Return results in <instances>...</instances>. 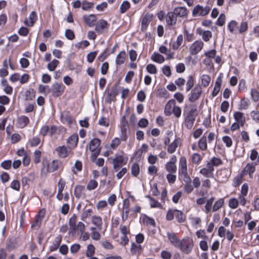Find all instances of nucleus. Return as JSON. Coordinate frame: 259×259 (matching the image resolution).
I'll return each mask as SVG.
<instances>
[{
  "label": "nucleus",
  "instance_id": "nucleus-48",
  "mask_svg": "<svg viewBox=\"0 0 259 259\" xmlns=\"http://www.w3.org/2000/svg\"><path fill=\"white\" fill-rule=\"evenodd\" d=\"M59 63V61L58 60L54 59L52 61H51L48 64L47 68L50 71H53L55 70V68L58 66Z\"/></svg>",
  "mask_w": 259,
  "mask_h": 259
},
{
  "label": "nucleus",
  "instance_id": "nucleus-6",
  "mask_svg": "<svg viewBox=\"0 0 259 259\" xmlns=\"http://www.w3.org/2000/svg\"><path fill=\"white\" fill-rule=\"evenodd\" d=\"M210 10V8L206 6L204 7L197 5L193 9L192 11V15L194 17L199 16H205L207 15Z\"/></svg>",
  "mask_w": 259,
  "mask_h": 259
},
{
  "label": "nucleus",
  "instance_id": "nucleus-60",
  "mask_svg": "<svg viewBox=\"0 0 259 259\" xmlns=\"http://www.w3.org/2000/svg\"><path fill=\"white\" fill-rule=\"evenodd\" d=\"M222 141L227 147H230L232 145V140L231 138L228 136L223 137Z\"/></svg>",
  "mask_w": 259,
  "mask_h": 259
},
{
  "label": "nucleus",
  "instance_id": "nucleus-33",
  "mask_svg": "<svg viewBox=\"0 0 259 259\" xmlns=\"http://www.w3.org/2000/svg\"><path fill=\"white\" fill-rule=\"evenodd\" d=\"M183 42V36L180 34L178 36L176 41H174L172 44V48L174 50H178Z\"/></svg>",
  "mask_w": 259,
  "mask_h": 259
},
{
  "label": "nucleus",
  "instance_id": "nucleus-36",
  "mask_svg": "<svg viewBox=\"0 0 259 259\" xmlns=\"http://www.w3.org/2000/svg\"><path fill=\"white\" fill-rule=\"evenodd\" d=\"M214 198L212 197L207 200L206 202V204L205 205V211L206 213H208L212 211V204L214 202Z\"/></svg>",
  "mask_w": 259,
  "mask_h": 259
},
{
  "label": "nucleus",
  "instance_id": "nucleus-62",
  "mask_svg": "<svg viewBox=\"0 0 259 259\" xmlns=\"http://www.w3.org/2000/svg\"><path fill=\"white\" fill-rule=\"evenodd\" d=\"M93 3L87 1H83L82 3V9L83 10L87 11L93 7Z\"/></svg>",
  "mask_w": 259,
  "mask_h": 259
},
{
  "label": "nucleus",
  "instance_id": "nucleus-43",
  "mask_svg": "<svg viewBox=\"0 0 259 259\" xmlns=\"http://www.w3.org/2000/svg\"><path fill=\"white\" fill-rule=\"evenodd\" d=\"M98 183L95 180L91 179L89 181L87 186V189L89 191L95 190L98 186Z\"/></svg>",
  "mask_w": 259,
  "mask_h": 259
},
{
  "label": "nucleus",
  "instance_id": "nucleus-31",
  "mask_svg": "<svg viewBox=\"0 0 259 259\" xmlns=\"http://www.w3.org/2000/svg\"><path fill=\"white\" fill-rule=\"evenodd\" d=\"M151 59L154 62L161 64L163 63L165 61L164 57L161 54L157 53L154 52L151 57Z\"/></svg>",
  "mask_w": 259,
  "mask_h": 259
},
{
  "label": "nucleus",
  "instance_id": "nucleus-63",
  "mask_svg": "<svg viewBox=\"0 0 259 259\" xmlns=\"http://www.w3.org/2000/svg\"><path fill=\"white\" fill-rule=\"evenodd\" d=\"M38 91L40 93H48L50 91V88L48 85L40 84L38 87Z\"/></svg>",
  "mask_w": 259,
  "mask_h": 259
},
{
  "label": "nucleus",
  "instance_id": "nucleus-51",
  "mask_svg": "<svg viewBox=\"0 0 259 259\" xmlns=\"http://www.w3.org/2000/svg\"><path fill=\"white\" fill-rule=\"evenodd\" d=\"M40 143V139L38 137H35L29 140V143L31 147L37 146Z\"/></svg>",
  "mask_w": 259,
  "mask_h": 259
},
{
  "label": "nucleus",
  "instance_id": "nucleus-17",
  "mask_svg": "<svg viewBox=\"0 0 259 259\" xmlns=\"http://www.w3.org/2000/svg\"><path fill=\"white\" fill-rule=\"evenodd\" d=\"M159 51L160 53L166 55L167 60H171L174 58L175 53L171 52L170 49L164 46H160L159 48Z\"/></svg>",
  "mask_w": 259,
  "mask_h": 259
},
{
  "label": "nucleus",
  "instance_id": "nucleus-32",
  "mask_svg": "<svg viewBox=\"0 0 259 259\" xmlns=\"http://www.w3.org/2000/svg\"><path fill=\"white\" fill-rule=\"evenodd\" d=\"M126 57L125 51H121L117 56L115 63L117 66L120 65L124 63Z\"/></svg>",
  "mask_w": 259,
  "mask_h": 259
},
{
  "label": "nucleus",
  "instance_id": "nucleus-5",
  "mask_svg": "<svg viewBox=\"0 0 259 259\" xmlns=\"http://www.w3.org/2000/svg\"><path fill=\"white\" fill-rule=\"evenodd\" d=\"M65 88V86L62 83L55 82L52 84L50 92L52 93L53 97H58L63 94Z\"/></svg>",
  "mask_w": 259,
  "mask_h": 259
},
{
  "label": "nucleus",
  "instance_id": "nucleus-42",
  "mask_svg": "<svg viewBox=\"0 0 259 259\" xmlns=\"http://www.w3.org/2000/svg\"><path fill=\"white\" fill-rule=\"evenodd\" d=\"M175 217L180 223H183L186 220L185 215L180 210H175Z\"/></svg>",
  "mask_w": 259,
  "mask_h": 259
},
{
  "label": "nucleus",
  "instance_id": "nucleus-22",
  "mask_svg": "<svg viewBox=\"0 0 259 259\" xmlns=\"http://www.w3.org/2000/svg\"><path fill=\"white\" fill-rule=\"evenodd\" d=\"M222 83V77L221 75L218 76L216 79L213 90L211 93L213 97H215L219 94Z\"/></svg>",
  "mask_w": 259,
  "mask_h": 259
},
{
  "label": "nucleus",
  "instance_id": "nucleus-61",
  "mask_svg": "<svg viewBox=\"0 0 259 259\" xmlns=\"http://www.w3.org/2000/svg\"><path fill=\"white\" fill-rule=\"evenodd\" d=\"M172 114L176 118H179L182 114L181 108L179 106H175L172 110Z\"/></svg>",
  "mask_w": 259,
  "mask_h": 259
},
{
  "label": "nucleus",
  "instance_id": "nucleus-45",
  "mask_svg": "<svg viewBox=\"0 0 259 259\" xmlns=\"http://www.w3.org/2000/svg\"><path fill=\"white\" fill-rule=\"evenodd\" d=\"M141 250V245H139V244L137 245L134 243L132 244L131 251L133 254H137L139 253Z\"/></svg>",
  "mask_w": 259,
  "mask_h": 259
},
{
  "label": "nucleus",
  "instance_id": "nucleus-10",
  "mask_svg": "<svg viewBox=\"0 0 259 259\" xmlns=\"http://www.w3.org/2000/svg\"><path fill=\"white\" fill-rule=\"evenodd\" d=\"M202 93V88L201 86L197 85L192 91L191 95L189 100L191 102H194L197 100L200 97Z\"/></svg>",
  "mask_w": 259,
  "mask_h": 259
},
{
  "label": "nucleus",
  "instance_id": "nucleus-35",
  "mask_svg": "<svg viewBox=\"0 0 259 259\" xmlns=\"http://www.w3.org/2000/svg\"><path fill=\"white\" fill-rule=\"evenodd\" d=\"M142 220L143 223L147 226L150 225L153 227L155 226V222L153 219L149 217L146 214H143L142 217Z\"/></svg>",
  "mask_w": 259,
  "mask_h": 259
},
{
  "label": "nucleus",
  "instance_id": "nucleus-52",
  "mask_svg": "<svg viewBox=\"0 0 259 259\" xmlns=\"http://www.w3.org/2000/svg\"><path fill=\"white\" fill-rule=\"evenodd\" d=\"M95 247L92 244H89L87 246V250L86 251V256L87 257H91L95 253Z\"/></svg>",
  "mask_w": 259,
  "mask_h": 259
},
{
  "label": "nucleus",
  "instance_id": "nucleus-57",
  "mask_svg": "<svg viewBox=\"0 0 259 259\" xmlns=\"http://www.w3.org/2000/svg\"><path fill=\"white\" fill-rule=\"evenodd\" d=\"M166 168L167 171L170 172H175L177 170V166L175 163H167Z\"/></svg>",
  "mask_w": 259,
  "mask_h": 259
},
{
  "label": "nucleus",
  "instance_id": "nucleus-24",
  "mask_svg": "<svg viewBox=\"0 0 259 259\" xmlns=\"http://www.w3.org/2000/svg\"><path fill=\"white\" fill-rule=\"evenodd\" d=\"M29 123V119L25 115H21L18 117L17 123L19 128H23Z\"/></svg>",
  "mask_w": 259,
  "mask_h": 259
},
{
  "label": "nucleus",
  "instance_id": "nucleus-64",
  "mask_svg": "<svg viewBox=\"0 0 259 259\" xmlns=\"http://www.w3.org/2000/svg\"><path fill=\"white\" fill-rule=\"evenodd\" d=\"M253 120L257 123H259V111H252L250 113Z\"/></svg>",
  "mask_w": 259,
  "mask_h": 259
},
{
  "label": "nucleus",
  "instance_id": "nucleus-25",
  "mask_svg": "<svg viewBox=\"0 0 259 259\" xmlns=\"http://www.w3.org/2000/svg\"><path fill=\"white\" fill-rule=\"evenodd\" d=\"M197 32L202 36L203 40L206 42L208 41L212 37V33L209 30H204L201 29H197Z\"/></svg>",
  "mask_w": 259,
  "mask_h": 259
},
{
  "label": "nucleus",
  "instance_id": "nucleus-47",
  "mask_svg": "<svg viewBox=\"0 0 259 259\" xmlns=\"http://www.w3.org/2000/svg\"><path fill=\"white\" fill-rule=\"evenodd\" d=\"M147 71L150 74H155L157 73L156 66L153 64H149L146 66Z\"/></svg>",
  "mask_w": 259,
  "mask_h": 259
},
{
  "label": "nucleus",
  "instance_id": "nucleus-46",
  "mask_svg": "<svg viewBox=\"0 0 259 259\" xmlns=\"http://www.w3.org/2000/svg\"><path fill=\"white\" fill-rule=\"evenodd\" d=\"M92 231L91 237L93 240H99L101 238V235L98 231H96V229L95 227H92L91 228Z\"/></svg>",
  "mask_w": 259,
  "mask_h": 259
},
{
  "label": "nucleus",
  "instance_id": "nucleus-58",
  "mask_svg": "<svg viewBox=\"0 0 259 259\" xmlns=\"http://www.w3.org/2000/svg\"><path fill=\"white\" fill-rule=\"evenodd\" d=\"M226 20V16L224 14H221L217 21V25L222 26L224 25Z\"/></svg>",
  "mask_w": 259,
  "mask_h": 259
},
{
  "label": "nucleus",
  "instance_id": "nucleus-12",
  "mask_svg": "<svg viewBox=\"0 0 259 259\" xmlns=\"http://www.w3.org/2000/svg\"><path fill=\"white\" fill-rule=\"evenodd\" d=\"M187 163H181V167L179 169V172L182 178L185 182L191 181L190 177L188 175L187 169Z\"/></svg>",
  "mask_w": 259,
  "mask_h": 259
},
{
  "label": "nucleus",
  "instance_id": "nucleus-38",
  "mask_svg": "<svg viewBox=\"0 0 259 259\" xmlns=\"http://www.w3.org/2000/svg\"><path fill=\"white\" fill-rule=\"evenodd\" d=\"M224 204V199L220 198L214 203L212 208V212H215L219 210L223 206Z\"/></svg>",
  "mask_w": 259,
  "mask_h": 259
},
{
  "label": "nucleus",
  "instance_id": "nucleus-44",
  "mask_svg": "<svg viewBox=\"0 0 259 259\" xmlns=\"http://www.w3.org/2000/svg\"><path fill=\"white\" fill-rule=\"evenodd\" d=\"M93 213V210L91 208L83 210L81 214V220L84 221L86 219L91 216Z\"/></svg>",
  "mask_w": 259,
  "mask_h": 259
},
{
  "label": "nucleus",
  "instance_id": "nucleus-14",
  "mask_svg": "<svg viewBox=\"0 0 259 259\" xmlns=\"http://www.w3.org/2000/svg\"><path fill=\"white\" fill-rule=\"evenodd\" d=\"M121 132L123 136L122 140L125 141L126 139V133L128 128V125L127 120H126L125 116L121 117L120 123Z\"/></svg>",
  "mask_w": 259,
  "mask_h": 259
},
{
  "label": "nucleus",
  "instance_id": "nucleus-2",
  "mask_svg": "<svg viewBox=\"0 0 259 259\" xmlns=\"http://www.w3.org/2000/svg\"><path fill=\"white\" fill-rule=\"evenodd\" d=\"M227 28L231 34H236L238 33L243 34L248 29V23L246 21H242L239 25L238 22L233 20L228 23Z\"/></svg>",
  "mask_w": 259,
  "mask_h": 259
},
{
  "label": "nucleus",
  "instance_id": "nucleus-50",
  "mask_svg": "<svg viewBox=\"0 0 259 259\" xmlns=\"http://www.w3.org/2000/svg\"><path fill=\"white\" fill-rule=\"evenodd\" d=\"M130 8V4L128 1H124L120 7V12L121 13H124Z\"/></svg>",
  "mask_w": 259,
  "mask_h": 259
},
{
  "label": "nucleus",
  "instance_id": "nucleus-53",
  "mask_svg": "<svg viewBox=\"0 0 259 259\" xmlns=\"http://www.w3.org/2000/svg\"><path fill=\"white\" fill-rule=\"evenodd\" d=\"M194 85V79L192 75L188 77L186 82V91L189 92Z\"/></svg>",
  "mask_w": 259,
  "mask_h": 259
},
{
  "label": "nucleus",
  "instance_id": "nucleus-59",
  "mask_svg": "<svg viewBox=\"0 0 259 259\" xmlns=\"http://www.w3.org/2000/svg\"><path fill=\"white\" fill-rule=\"evenodd\" d=\"M186 184L184 186V190L185 193H190L193 190V186L191 184V181L189 182H185Z\"/></svg>",
  "mask_w": 259,
  "mask_h": 259
},
{
  "label": "nucleus",
  "instance_id": "nucleus-27",
  "mask_svg": "<svg viewBox=\"0 0 259 259\" xmlns=\"http://www.w3.org/2000/svg\"><path fill=\"white\" fill-rule=\"evenodd\" d=\"M177 21V16L173 11L167 13L166 16V22L168 25L170 26L174 25L176 24Z\"/></svg>",
  "mask_w": 259,
  "mask_h": 259
},
{
  "label": "nucleus",
  "instance_id": "nucleus-54",
  "mask_svg": "<svg viewBox=\"0 0 259 259\" xmlns=\"http://www.w3.org/2000/svg\"><path fill=\"white\" fill-rule=\"evenodd\" d=\"M140 170V166L137 163H134L131 168L132 174L134 176H137L139 175Z\"/></svg>",
  "mask_w": 259,
  "mask_h": 259
},
{
  "label": "nucleus",
  "instance_id": "nucleus-9",
  "mask_svg": "<svg viewBox=\"0 0 259 259\" xmlns=\"http://www.w3.org/2000/svg\"><path fill=\"white\" fill-rule=\"evenodd\" d=\"M58 167V163H42L41 172L44 174L53 172Z\"/></svg>",
  "mask_w": 259,
  "mask_h": 259
},
{
  "label": "nucleus",
  "instance_id": "nucleus-4",
  "mask_svg": "<svg viewBox=\"0 0 259 259\" xmlns=\"http://www.w3.org/2000/svg\"><path fill=\"white\" fill-rule=\"evenodd\" d=\"M181 246L178 248L185 253H189L194 246L193 239L190 237H186L181 240Z\"/></svg>",
  "mask_w": 259,
  "mask_h": 259
},
{
  "label": "nucleus",
  "instance_id": "nucleus-41",
  "mask_svg": "<svg viewBox=\"0 0 259 259\" xmlns=\"http://www.w3.org/2000/svg\"><path fill=\"white\" fill-rule=\"evenodd\" d=\"M201 85L204 87H206L208 86L211 78L207 74H203L201 76Z\"/></svg>",
  "mask_w": 259,
  "mask_h": 259
},
{
  "label": "nucleus",
  "instance_id": "nucleus-21",
  "mask_svg": "<svg viewBox=\"0 0 259 259\" xmlns=\"http://www.w3.org/2000/svg\"><path fill=\"white\" fill-rule=\"evenodd\" d=\"M153 17V16L152 14L149 13L146 14L143 17L141 23V29L142 31H145L147 29L149 23L152 19Z\"/></svg>",
  "mask_w": 259,
  "mask_h": 259
},
{
  "label": "nucleus",
  "instance_id": "nucleus-39",
  "mask_svg": "<svg viewBox=\"0 0 259 259\" xmlns=\"http://www.w3.org/2000/svg\"><path fill=\"white\" fill-rule=\"evenodd\" d=\"M85 188L84 186L81 185H77L75 187L74 190V195L76 197L80 198L83 194V191H84Z\"/></svg>",
  "mask_w": 259,
  "mask_h": 259
},
{
  "label": "nucleus",
  "instance_id": "nucleus-56",
  "mask_svg": "<svg viewBox=\"0 0 259 259\" xmlns=\"http://www.w3.org/2000/svg\"><path fill=\"white\" fill-rule=\"evenodd\" d=\"M252 99L253 101L256 102L259 99V92L255 89H252L250 93Z\"/></svg>",
  "mask_w": 259,
  "mask_h": 259
},
{
  "label": "nucleus",
  "instance_id": "nucleus-37",
  "mask_svg": "<svg viewBox=\"0 0 259 259\" xmlns=\"http://www.w3.org/2000/svg\"><path fill=\"white\" fill-rule=\"evenodd\" d=\"M62 240V236L58 235L55 238L53 245L50 247V250L51 251H54L56 250L59 246L60 245Z\"/></svg>",
  "mask_w": 259,
  "mask_h": 259
},
{
  "label": "nucleus",
  "instance_id": "nucleus-34",
  "mask_svg": "<svg viewBox=\"0 0 259 259\" xmlns=\"http://www.w3.org/2000/svg\"><path fill=\"white\" fill-rule=\"evenodd\" d=\"M198 147L200 150L205 151L207 148V138L205 136H203L198 142Z\"/></svg>",
  "mask_w": 259,
  "mask_h": 259
},
{
  "label": "nucleus",
  "instance_id": "nucleus-29",
  "mask_svg": "<svg viewBox=\"0 0 259 259\" xmlns=\"http://www.w3.org/2000/svg\"><path fill=\"white\" fill-rule=\"evenodd\" d=\"M167 237L170 242L177 248L181 246V240L174 233H167Z\"/></svg>",
  "mask_w": 259,
  "mask_h": 259
},
{
  "label": "nucleus",
  "instance_id": "nucleus-3",
  "mask_svg": "<svg viewBox=\"0 0 259 259\" xmlns=\"http://www.w3.org/2000/svg\"><path fill=\"white\" fill-rule=\"evenodd\" d=\"M77 216L73 214L69 220V233L70 234H75L76 231L80 233H83L85 230V225L81 222H78L76 225Z\"/></svg>",
  "mask_w": 259,
  "mask_h": 259
},
{
  "label": "nucleus",
  "instance_id": "nucleus-11",
  "mask_svg": "<svg viewBox=\"0 0 259 259\" xmlns=\"http://www.w3.org/2000/svg\"><path fill=\"white\" fill-rule=\"evenodd\" d=\"M56 151L60 157L65 158L69 155L71 150L68 147L61 146L57 147Z\"/></svg>",
  "mask_w": 259,
  "mask_h": 259
},
{
  "label": "nucleus",
  "instance_id": "nucleus-19",
  "mask_svg": "<svg viewBox=\"0 0 259 259\" xmlns=\"http://www.w3.org/2000/svg\"><path fill=\"white\" fill-rule=\"evenodd\" d=\"M173 12L177 17L183 18L187 16L188 10L184 7H178L174 9Z\"/></svg>",
  "mask_w": 259,
  "mask_h": 259
},
{
  "label": "nucleus",
  "instance_id": "nucleus-8",
  "mask_svg": "<svg viewBox=\"0 0 259 259\" xmlns=\"http://www.w3.org/2000/svg\"><path fill=\"white\" fill-rule=\"evenodd\" d=\"M204 46V43L201 40L195 41L190 47L189 51L192 55H195L199 53Z\"/></svg>",
  "mask_w": 259,
  "mask_h": 259
},
{
  "label": "nucleus",
  "instance_id": "nucleus-15",
  "mask_svg": "<svg viewBox=\"0 0 259 259\" xmlns=\"http://www.w3.org/2000/svg\"><path fill=\"white\" fill-rule=\"evenodd\" d=\"M78 141V137L77 134H74L68 138L67 141V146L71 150H72L76 147Z\"/></svg>",
  "mask_w": 259,
  "mask_h": 259
},
{
  "label": "nucleus",
  "instance_id": "nucleus-28",
  "mask_svg": "<svg viewBox=\"0 0 259 259\" xmlns=\"http://www.w3.org/2000/svg\"><path fill=\"white\" fill-rule=\"evenodd\" d=\"M92 223L95 225L99 230L102 229V219L98 215H93L91 218Z\"/></svg>",
  "mask_w": 259,
  "mask_h": 259
},
{
  "label": "nucleus",
  "instance_id": "nucleus-1",
  "mask_svg": "<svg viewBox=\"0 0 259 259\" xmlns=\"http://www.w3.org/2000/svg\"><path fill=\"white\" fill-rule=\"evenodd\" d=\"M198 115L197 107L195 105H190L184 110L185 126L188 129H191L193 126L195 118Z\"/></svg>",
  "mask_w": 259,
  "mask_h": 259
},
{
  "label": "nucleus",
  "instance_id": "nucleus-20",
  "mask_svg": "<svg viewBox=\"0 0 259 259\" xmlns=\"http://www.w3.org/2000/svg\"><path fill=\"white\" fill-rule=\"evenodd\" d=\"M37 19V16L34 11L31 12L29 17L26 19L24 22L25 25L27 26L32 27Z\"/></svg>",
  "mask_w": 259,
  "mask_h": 259
},
{
  "label": "nucleus",
  "instance_id": "nucleus-26",
  "mask_svg": "<svg viewBox=\"0 0 259 259\" xmlns=\"http://www.w3.org/2000/svg\"><path fill=\"white\" fill-rule=\"evenodd\" d=\"M181 144V139L180 138H176L175 140L168 146L167 151L170 153H173L176 150V149Z\"/></svg>",
  "mask_w": 259,
  "mask_h": 259
},
{
  "label": "nucleus",
  "instance_id": "nucleus-40",
  "mask_svg": "<svg viewBox=\"0 0 259 259\" xmlns=\"http://www.w3.org/2000/svg\"><path fill=\"white\" fill-rule=\"evenodd\" d=\"M117 95V92L113 90L107 94V96L106 98V101L107 102L111 103L115 100L116 96Z\"/></svg>",
  "mask_w": 259,
  "mask_h": 259
},
{
  "label": "nucleus",
  "instance_id": "nucleus-18",
  "mask_svg": "<svg viewBox=\"0 0 259 259\" xmlns=\"http://www.w3.org/2000/svg\"><path fill=\"white\" fill-rule=\"evenodd\" d=\"M82 19L85 23L89 27H93L95 25V23L97 20L96 15L94 14H90L89 15H84Z\"/></svg>",
  "mask_w": 259,
  "mask_h": 259
},
{
  "label": "nucleus",
  "instance_id": "nucleus-16",
  "mask_svg": "<svg viewBox=\"0 0 259 259\" xmlns=\"http://www.w3.org/2000/svg\"><path fill=\"white\" fill-rule=\"evenodd\" d=\"M176 106V101L174 99L169 100L166 104L164 108V114L166 116H170L172 114L173 108Z\"/></svg>",
  "mask_w": 259,
  "mask_h": 259
},
{
  "label": "nucleus",
  "instance_id": "nucleus-55",
  "mask_svg": "<svg viewBox=\"0 0 259 259\" xmlns=\"http://www.w3.org/2000/svg\"><path fill=\"white\" fill-rule=\"evenodd\" d=\"M25 97L27 100H32L35 98V94L33 90L30 89L25 92Z\"/></svg>",
  "mask_w": 259,
  "mask_h": 259
},
{
  "label": "nucleus",
  "instance_id": "nucleus-49",
  "mask_svg": "<svg viewBox=\"0 0 259 259\" xmlns=\"http://www.w3.org/2000/svg\"><path fill=\"white\" fill-rule=\"evenodd\" d=\"M239 204V200L235 198L230 199L228 202L229 206L232 209L236 208Z\"/></svg>",
  "mask_w": 259,
  "mask_h": 259
},
{
  "label": "nucleus",
  "instance_id": "nucleus-30",
  "mask_svg": "<svg viewBox=\"0 0 259 259\" xmlns=\"http://www.w3.org/2000/svg\"><path fill=\"white\" fill-rule=\"evenodd\" d=\"M234 117L236 122L240 123L241 126H243L245 122V118L242 113L236 112L234 114Z\"/></svg>",
  "mask_w": 259,
  "mask_h": 259
},
{
  "label": "nucleus",
  "instance_id": "nucleus-23",
  "mask_svg": "<svg viewBox=\"0 0 259 259\" xmlns=\"http://www.w3.org/2000/svg\"><path fill=\"white\" fill-rule=\"evenodd\" d=\"M220 163H208L206 167L202 168L200 172L204 176H207L213 170V166H218Z\"/></svg>",
  "mask_w": 259,
  "mask_h": 259
},
{
  "label": "nucleus",
  "instance_id": "nucleus-7",
  "mask_svg": "<svg viewBox=\"0 0 259 259\" xmlns=\"http://www.w3.org/2000/svg\"><path fill=\"white\" fill-rule=\"evenodd\" d=\"M110 27V24L105 20L101 19L96 24L95 30L99 34H101L107 31Z\"/></svg>",
  "mask_w": 259,
  "mask_h": 259
},
{
  "label": "nucleus",
  "instance_id": "nucleus-13",
  "mask_svg": "<svg viewBox=\"0 0 259 259\" xmlns=\"http://www.w3.org/2000/svg\"><path fill=\"white\" fill-rule=\"evenodd\" d=\"M101 141L98 138H94L89 144V149L91 151H96V153L100 152L101 150Z\"/></svg>",
  "mask_w": 259,
  "mask_h": 259
}]
</instances>
